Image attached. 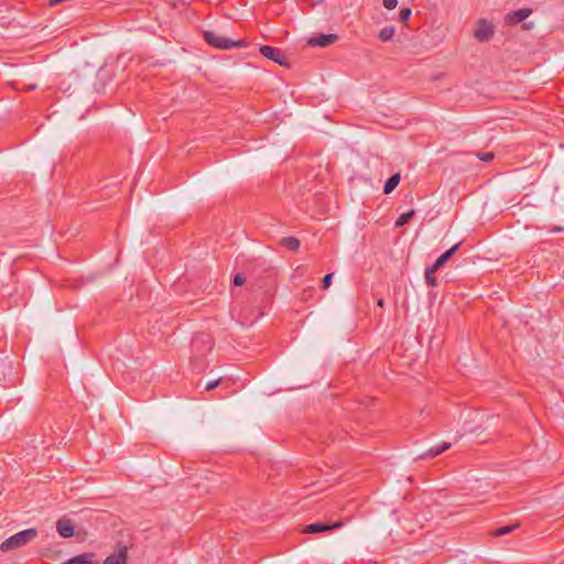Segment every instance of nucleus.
Listing matches in <instances>:
<instances>
[{"mask_svg": "<svg viewBox=\"0 0 564 564\" xmlns=\"http://www.w3.org/2000/svg\"><path fill=\"white\" fill-rule=\"evenodd\" d=\"M324 0H314L315 3H321L323 2Z\"/></svg>", "mask_w": 564, "mask_h": 564, "instance_id": "27", "label": "nucleus"}, {"mask_svg": "<svg viewBox=\"0 0 564 564\" xmlns=\"http://www.w3.org/2000/svg\"><path fill=\"white\" fill-rule=\"evenodd\" d=\"M338 39L337 34H318L316 36H312L307 43L311 46H321L325 47L333 44Z\"/></svg>", "mask_w": 564, "mask_h": 564, "instance_id": "6", "label": "nucleus"}, {"mask_svg": "<svg viewBox=\"0 0 564 564\" xmlns=\"http://www.w3.org/2000/svg\"><path fill=\"white\" fill-rule=\"evenodd\" d=\"M203 36L210 46L219 50H232L235 47H243L247 45L243 40H231L215 31H204Z\"/></svg>", "mask_w": 564, "mask_h": 564, "instance_id": "2", "label": "nucleus"}, {"mask_svg": "<svg viewBox=\"0 0 564 564\" xmlns=\"http://www.w3.org/2000/svg\"><path fill=\"white\" fill-rule=\"evenodd\" d=\"M462 246V241L454 245L452 248L443 252L432 264L435 269H441L447 261L452 259V257L458 251Z\"/></svg>", "mask_w": 564, "mask_h": 564, "instance_id": "11", "label": "nucleus"}, {"mask_svg": "<svg viewBox=\"0 0 564 564\" xmlns=\"http://www.w3.org/2000/svg\"><path fill=\"white\" fill-rule=\"evenodd\" d=\"M384 8L392 10L397 7L398 0H382Z\"/></svg>", "mask_w": 564, "mask_h": 564, "instance_id": "23", "label": "nucleus"}, {"mask_svg": "<svg viewBox=\"0 0 564 564\" xmlns=\"http://www.w3.org/2000/svg\"><path fill=\"white\" fill-rule=\"evenodd\" d=\"M37 536V530L34 528H30L26 530H22L10 538L6 539L0 544V551L2 552H9L12 550L20 549L28 543H30L33 539Z\"/></svg>", "mask_w": 564, "mask_h": 564, "instance_id": "1", "label": "nucleus"}, {"mask_svg": "<svg viewBox=\"0 0 564 564\" xmlns=\"http://www.w3.org/2000/svg\"><path fill=\"white\" fill-rule=\"evenodd\" d=\"M343 527H344L343 521H334V522H329V523L315 522V523H311V524L306 525L304 532L315 534V533L327 532V531H330L334 529H340Z\"/></svg>", "mask_w": 564, "mask_h": 564, "instance_id": "5", "label": "nucleus"}, {"mask_svg": "<svg viewBox=\"0 0 564 564\" xmlns=\"http://www.w3.org/2000/svg\"><path fill=\"white\" fill-rule=\"evenodd\" d=\"M495 34V25L486 19H480L474 31V36L478 42H488Z\"/></svg>", "mask_w": 564, "mask_h": 564, "instance_id": "3", "label": "nucleus"}, {"mask_svg": "<svg viewBox=\"0 0 564 564\" xmlns=\"http://www.w3.org/2000/svg\"><path fill=\"white\" fill-rule=\"evenodd\" d=\"M56 530L62 538H72L75 533L72 520L66 518L56 522Z\"/></svg>", "mask_w": 564, "mask_h": 564, "instance_id": "10", "label": "nucleus"}, {"mask_svg": "<svg viewBox=\"0 0 564 564\" xmlns=\"http://www.w3.org/2000/svg\"><path fill=\"white\" fill-rule=\"evenodd\" d=\"M414 215H415V210L414 209H411V210H409L406 213H403L397 219V221L394 224L395 227H402V226L406 225Z\"/></svg>", "mask_w": 564, "mask_h": 564, "instance_id": "17", "label": "nucleus"}, {"mask_svg": "<svg viewBox=\"0 0 564 564\" xmlns=\"http://www.w3.org/2000/svg\"><path fill=\"white\" fill-rule=\"evenodd\" d=\"M451 446H452L451 443L443 442L442 444L433 446V447L429 448L426 452L420 454L417 456V458H420V459L434 458V457L441 455L442 453H444L445 451L449 449Z\"/></svg>", "mask_w": 564, "mask_h": 564, "instance_id": "12", "label": "nucleus"}, {"mask_svg": "<svg viewBox=\"0 0 564 564\" xmlns=\"http://www.w3.org/2000/svg\"><path fill=\"white\" fill-rule=\"evenodd\" d=\"M411 14H412V11L410 8H403L399 12V20L401 22H406L410 19Z\"/></svg>", "mask_w": 564, "mask_h": 564, "instance_id": "19", "label": "nucleus"}, {"mask_svg": "<svg viewBox=\"0 0 564 564\" xmlns=\"http://www.w3.org/2000/svg\"><path fill=\"white\" fill-rule=\"evenodd\" d=\"M259 51L264 57L278 63L279 65L289 66L288 58L280 48L262 45Z\"/></svg>", "mask_w": 564, "mask_h": 564, "instance_id": "4", "label": "nucleus"}, {"mask_svg": "<svg viewBox=\"0 0 564 564\" xmlns=\"http://www.w3.org/2000/svg\"><path fill=\"white\" fill-rule=\"evenodd\" d=\"M438 271V269H435L433 265L431 267H427L425 269V282L429 286H432V288H435L438 285V281L436 279V276L434 275V273Z\"/></svg>", "mask_w": 564, "mask_h": 564, "instance_id": "14", "label": "nucleus"}, {"mask_svg": "<svg viewBox=\"0 0 564 564\" xmlns=\"http://www.w3.org/2000/svg\"><path fill=\"white\" fill-rule=\"evenodd\" d=\"M128 560L127 546H121L119 550L107 556L102 564H126Z\"/></svg>", "mask_w": 564, "mask_h": 564, "instance_id": "9", "label": "nucleus"}, {"mask_svg": "<svg viewBox=\"0 0 564 564\" xmlns=\"http://www.w3.org/2000/svg\"><path fill=\"white\" fill-rule=\"evenodd\" d=\"M219 383H220V379H216V380L209 381L206 384L205 390L206 391H210V390L215 389L216 387H218Z\"/></svg>", "mask_w": 564, "mask_h": 564, "instance_id": "24", "label": "nucleus"}, {"mask_svg": "<svg viewBox=\"0 0 564 564\" xmlns=\"http://www.w3.org/2000/svg\"><path fill=\"white\" fill-rule=\"evenodd\" d=\"M477 156L479 158V160H481L484 162H490L494 159V153L492 152L477 153Z\"/></svg>", "mask_w": 564, "mask_h": 564, "instance_id": "20", "label": "nucleus"}, {"mask_svg": "<svg viewBox=\"0 0 564 564\" xmlns=\"http://www.w3.org/2000/svg\"><path fill=\"white\" fill-rule=\"evenodd\" d=\"M332 279H333V273H328L326 274L323 280H322V288L324 290L328 289L330 286V283H332Z\"/></svg>", "mask_w": 564, "mask_h": 564, "instance_id": "22", "label": "nucleus"}, {"mask_svg": "<svg viewBox=\"0 0 564 564\" xmlns=\"http://www.w3.org/2000/svg\"><path fill=\"white\" fill-rule=\"evenodd\" d=\"M394 34H395V28L392 25H387L383 29H381L378 37L381 42H388V41L392 40Z\"/></svg>", "mask_w": 564, "mask_h": 564, "instance_id": "15", "label": "nucleus"}, {"mask_svg": "<svg viewBox=\"0 0 564 564\" xmlns=\"http://www.w3.org/2000/svg\"><path fill=\"white\" fill-rule=\"evenodd\" d=\"M281 245L290 250L296 251L300 248V240L295 237H284Z\"/></svg>", "mask_w": 564, "mask_h": 564, "instance_id": "16", "label": "nucleus"}, {"mask_svg": "<svg viewBox=\"0 0 564 564\" xmlns=\"http://www.w3.org/2000/svg\"><path fill=\"white\" fill-rule=\"evenodd\" d=\"M246 282V278L242 273H237L235 276H234V284L237 285V286H241L243 285Z\"/></svg>", "mask_w": 564, "mask_h": 564, "instance_id": "21", "label": "nucleus"}, {"mask_svg": "<svg viewBox=\"0 0 564 564\" xmlns=\"http://www.w3.org/2000/svg\"><path fill=\"white\" fill-rule=\"evenodd\" d=\"M517 527L518 525H506V527L498 528L495 531V535H497V536L506 535V534L512 532L514 530V528H517Z\"/></svg>", "mask_w": 564, "mask_h": 564, "instance_id": "18", "label": "nucleus"}, {"mask_svg": "<svg viewBox=\"0 0 564 564\" xmlns=\"http://www.w3.org/2000/svg\"><path fill=\"white\" fill-rule=\"evenodd\" d=\"M63 564H99V561L96 558L95 553L86 552L68 558Z\"/></svg>", "mask_w": 564, "mask_h": 564, "instance_id": "7", "label": "nucleus"}, {"mask_svg": "<svg viewBox=\"0 0 564 564\" xmlns=\"http://www.w3.org/2000/svg\"><path fill=\"white\" fill-rule=\"evenodd\" d=\"M401 175L399 173L392 174L384 183L383 193L391 194L399 185Z\"/></svg>", "mask_w": 564, "mask_h": 564, "instance_id": "13", "label": "nucleus"}, {"mask_svg": "<svg viewBox=\"0 0 564 564\" xmlns=\"http://www.w3.org/2000/svg\"><path fill=\"white\" fill-rule=\"evenodd\" d=\"M531 13L532 10L529 8H522L517 11L509 12L506 15V22L509 24H518L524 21Z\"/></svg>", "mask_w": 564, "mask_h": 564, "instance_id": "8", "label": "nucleus"}, {"mask_svg": "<svg viewBox=\"0 0 564 564\" xmlns=\"http://www.w3.org/2000/svg\"><path fill=\"white\" fill-rule=\"evenodd\" d=\"M377 305H378V306H380V307H382V306L384 305V301H383L382 299H379V300L377 301Z\"/></svg>", "mask_w": 564, "mask_h": 564, "instance_id": "26", "label": "nucleus"}, {"mask_svg": "<svg viewBox=\"0 0 564 564\" xmlns=\"http://www.w3.org/2000/svg\"><path fill=\"white\" fill-rule=\"evenodd\" d=\"M564 229L562 227H558V226H555L553 227L550 231L551 232H560V231H563Z\"/></svg>", "mask_w": 564, "mask_h": 564, "instance_id": "25", "label": "nucleus"}]
</instances>
